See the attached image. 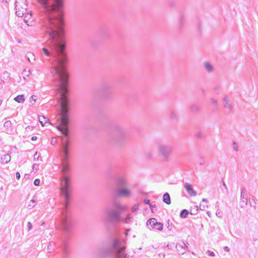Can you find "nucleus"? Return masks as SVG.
I'll return each instance as SVG.
<instances>
[{"label": "nucleus", "instance_id": "39", "mask_svg": "<svg viewBox=\"0 0 258 258\" xmlns=\"http://www.w3.org/2000/svg\"><path fill=\"white\" fill-rule=\"evenodd\" d=\"M196 137L199 139L202 138L203 137L202 133L201 132H199L197 133L196 135Z\"/></svg>", "mask_w": 258, "mask_h": 258}, {"label": "nucleus", "instance_id": "42", "mask_svg": "<svg viewBox=\"0 0 258 258\" xmlns=\"http://www.w3.org/2000/svg\"><path fill=\"white\" fill-rule=\"evenodd\" d=\"M144 203L145 204L150 205V200H149V199H145V200H144Z\"/></svg>", "mask_w": 258, "mask_h": 258}, {"label": "nucleus", "instance_id": "4", "mask_svg": "<svg viewBox=\"0 0 258 258\" xmlns=\"http://www.w3.org/2000/svg\"><path fill=\"white\" fill-rule=\"evenodd\" d=\"M105 213L108 220L112 223H118L121 220L120 214L114 209H105Z\"/></svg>", "mask_w": 258, "mask_h": 258}, {"label": "nucleus", "instance_id": "18", "mask_svg": "<svg viewBox=\"0 0 258 258\" xmlns=\"http://www.w3.org/2000/svg\"><path fill=\"white\" fill-rule=\"evenodd\" d=\"M12 126V122L10 120L6 121L4 124V126L5 128V132L9 133L11 132V127Z\"/></svg>", "mask_w": 258, "mask_h": 258}, {"label": "nucleus", "instance_id": "26", "mask_svg": "<svg viewBox=\"0 0 258 258\" xmlns=\"http://www.w3.org/2000/svg\"><path fill=\"white\" fill-rule=\"evenodd\" d=\"M199 210V208L198 206H195L194 208H192L190 212V214L191 215H196L197 213V212Z\"/></svg>", "mask_w": 258, "mask_h": 258}, {"label": "nucleus", "instance_id": "25", "mask_svg": "<svg viewBox=\"0 0 258 258\" xmlns=\"http://www.w3.org/2000/svg\"><path fill=\"white\" fill-rule=\"evenodd\" d=\"M31 72L30 71V70H28V71H26V70H24L23 71V72L22 73V75H23V78L24 80L26 79V77H28L30 76V75L31 74Z\"/></svg>", "mask_w": 258, "mask_h": 258}, {"label": "nucleus", "instance_id": "16", "mask_svg": "<svg viewBox=\"0 0 258 258\" xmlns=\"http://www.w3.org/2000/svg\"><path fill=\"white\" fill-rule=\"evenodd\" d=\"M38 118L39 121L43 126H44L47 123H48V124H50V123L49 122V119L44 116H39Z\"/></svg>", "mask_w": 258, "mask_h": 258}, {"label": "nucleus", "instance_id": "31", "mask_svg": "<svg viewBox=\"0 0 258 258\" xmlns=\"http://www.w3.org/2000/svg\"><path fill=\"white\" fill-rule=\"evenodd\" d=\"M199 109V107L197 105H193L191 107V110L192 111H196Z\"/></svg>", "mask_w": 258, "mask_h": 258}, {"label": "nucleus", "instance_id": "7", "mask_svg": "<svg viewBox=\"0 0 258 258\" xmlns=\"http://www.w3.org/2000/svg\"><path fill=\"white\" fill-rule=\"evenodd\" d=\"M114 194L118 197L127 198L131 196V192L127 187L115 188L114 190Z\"/></svg>", "mask_w": 258, "mask_h": 258}, {"label": "nucleus", "instance_id": "1", "mask_svg": "<svg viewBox=\"0 0 258 258\" xmlns=\"http://www.w3.org/2000/svg\"><path fill=\"white\" fill-rule=\"evenodd\" d=\"M41 5L46 18L42 22V30L48 36L43 53L51 64L50 72H67L66 44L62 36L64 33L61 8L56 0H37Z\"/></svg>", "mask_w": 258, "mask_h": 258}, {"label": "nucleus", "instance_id": "33", "mask_svg": "<svg viewBox=\"0 0 258 258\" xmlns=\"http://www.w3.org/2000/svg\"><path fill=\"white\" fill-rule=\"evenodd\" d=\"M170 116L172 119H176L177 118V114L175 112H171L170 114Z\"/></svg>", "mask_w": 258, "mask_h": 258}, {"label": "nucleus", "instance_id": "6", "mask_svg": "<svg viewBox=\"0 0 258 258\" xmlns=\"http://www.w3.org/2000/svg\"><path fill=\"white\" fill-rule=\"evenodd\" d=\"M146 224L150 230L158 231L163 230V224L162 223L158 222L155 218H152L149 219Z\"/></svg>", "mask_w": 258, "mask_h": 258}, {"label": "nucleus", "instance_id": "10", "mask_svg": "<svg viewBox=\"0 0 258 258\" xmlns=\"http://www.w3.org/2000/svg\"><path fill=\"white\" fill-rule=\"evenodd\" d=\"M245 191V188H242L241 190L240 206L242 208H244L247 205V199L244 195Z\"/></svg>", "mask_w": 258, "mask_h": 258}, {"label": "nucleus", "instance_id": "14", "mask_svg": "<svg viewBox=\"0 0 258 258\" xmlns=\"http://www.w3.org/2000/svg\"><path fill=\"white\" fill-rule=\"evenodd\" d=\"M188 245V243L187 241L185 242H182V243L181 244H178L176 246V248L177 249L180 251L179 248L181 249V253L183 254L185 253V252L186 250V248H187V245Z\"/></svg>", "mask_w": 258, "mask_h": 258}, {"label": "nucleus", "instance_id": "37", "mask_svg": "<svg viewBox=\"0 0 258 258\" xmlns=\"http://www.w3.org/2000/svg\"><path fill=\"white\" fill-rule=\"evenodd\" d=\"M28 231H30L32 228V225L31 222H29L27 224Z\"/></svg>", "mask_w": 258, "mask_h": 258}, {"label": "nucleus", "instance_id": "12", "mask_svg": "<svg viewBox=\"0 0 258 258\" xmlns=\"http://www.w3.org/2000/svg\"><path fill=\"white\" fill-rule=\"evenodd\" d=\"M184 186L186 191L190 196L194 197L197 195V192L194 189L191 184L188 183H185Z\"/></svg>", "mask_w": 258, "mask_h": 258}, {"label": "nucleus", "instance_id": "28", "mask_svg": "<svg viewBox=\"0 0 258 258\" xmlns=\"http://www.w3.org/2000/svg\"><path fill=\"white\" fill-rule=\"evenodd\" d=\"M34 203L35 201L34 200H31L28 205V208L29 209H31L34 208L35 206V205L34 204Z\"/></svg>", "mask_w": 258, "mask_h": 258}, {"label": "nucleus", "instance_id": "2", "mask_svg": "<svg viewBox=\"0 0 258 258\" xmlns=\"http://www.w3.org/2000/svg\"><path fill=\"white\" fill-rule=\"evenodd\" d=\"M125 249L123 242L116 238H112L110 243L106 248H102L99 253L101 257L113 256L114 258H122L120 254Z\"/></svg>", "mask_w": 258, "mask_h": 258}, {"label": "nucleus", "instance_id": "47", "mask_svg": "<svg viewBox=\"0 0 258 258\" xmlns=\"http://www.w3.org/2000/svg\"><path fill=\"white\" fill-rule=\"evenodd\" d=\"M149 206H150V208L151 209L152 212H153V208L155 207V205H153L150 204Z\"/></svg>", "mask_w": 258, "mask_h": 258}, {"label": "nucleus", "instance_id": "56", "mask_svg": "<svg viewBox=\"0 0 258 258\" xmlns=\"http://www.w3.org/2000/svg\"><path fill=\"white\" fill-rule=\"evenodd\" d=\"M2 103V100L0 99V105H1Z\"/></svg>", "mask_w": 258, "mask_h": 258}, {"label": "nucleus", "instance_id": "23", "mask_svg": "<svg viewBox=\"0 0 258 258\" xmlns=\"http://www.w3.org/2000/svg\"><path fill=\"white\" fill-rule=\"evenodd\" d=\"M55 245V243L51 241L49 242V245L47 246V251L49 253H51L53 251L52 247Z\"/></svg>", "mask_w": 258, "mask_h": 258}, {"label": "nucleus", "instance_id": "9", "mask_svg": "<svg viewBox=\"0 0 258 258\" xmlns=\"http://www.w3.org/2000/svg\"><path fill=\"white\" fill-rule=\"evenodd\" d=\"M113 206L114 209L120 213L125 211L127 209V206L126 205H122L118 202H115L113 204Z\"/></svg>", "mask_w": 258, "mask_h": 258}, {"label": "nucleus", "instance_id": "22", "mask_svg": "<svg viewBox=\"0 0 258 258\" xmlns=\"http://www.w3.org/2000/svg\"><path fill=\"white\" fill-rule=\"evenodd\" d=\"M133 217L131 214H128L125 218L123 219V222L125 223L128 224L132 222Z\"/></svg>", "mask_w": 258, "mask_h": 258}, {"label": "nucleus", "instance_id": "17", "mask_svg": "<svg viewBox=\"0 0 258 258\" xmlns=\"http://www.w3.org/2000/svg\"><path fill=\"white\" fill-rule=\"evenodd\" d=\"M11 160V156L10 155L7 154L2 156L1 161L3 164H6L9 162Z\"/></svg>", "mask_w": 258, "mask_h": 258}, {"label": "nucleus", "instance_id": "48", "mask_svg": "<svg viewBox=\"0 0 258 258\" xmlns=\"http://www.w3.org/2000/svg\"><path fill=\"white\" fill-rule=\"evenodd\" d=\"M37 139V137L36 136H33L31 138L32 141H36Z\"/></svg>", "mask_w": 258, "mask_h": 258}, {"label": "nucleus", "instance_id": "24", "mask_svg": "<svg viewBox=\"0 0 258 258\" xmlns=\"http://www.w3.org/2000/svg\"><path fill=\"white\" fill-rule=\"evenodd\" d=\"M188 214L189 212L187 210L183 209L181 211L180 216V217L185 218L187 217Z\"/></svg>", "mask_w": 258, "mask_h": 258}, {"label": "nucleus", "instance_id": "50", "mask_svg": "<svg viewBox=\"0 0 258 258\" xmlns=\"http://www.w3.org/2000/svg\"><path fill=\"white\" fill-rule=\"evenodd\" d=\"M124 258H129V256L127 255V254H125L124 255Z\"/></svg>", "mask_w": 258, "mask_h": 258}, {"label": "nucleus", "instance_id": "32", "mask_svg": "<svg viewBox=\"0 0 258 258\" xmlns=\"http://www.w3.org/2000/svg\"><path fill=\"white\" fill-rule=\"evenodd\" d=\"M56 4L58 7H62L63 0H56Z\"/></svg>", "mask_w": 258, "mask_h": 258}, {"label": "nucleus", "instance_id": "45", "mask_svg": "<svg viewBox=\"0 0 258 258\" xmlns=\"http://www.w3.org/2000/svg\"><path fill=\"white\" fill-rule=\"evenodd\" d=\"M224 250L227 251L228 252L229 251V250H230V248L227 246H224Z\"/></svg>", "mask_w": 258, "mask_h": 258}, {"label": "nucleus", "instance_id": "5", "mask_svg": "<svg viewBox=\"0 0 258 258\" xmlns=\"http://www.w3.org/2000/svg\"><path fill=\"white\" fill-rule=\"evenodd\" d=\"M15 5L16 15L22 17L27 12L26 0H15Z\"/></svg>", "mask_w": 258, "mask_h": 258}, {"label": "nucleus", "instance_id": "54", "mask_svg": "<svg viewBox=\"0 0 258 258\" xmlns=\"http://www.w3.org/2000/svg\"><path fill=\"white\" fill-rule=\"evenodd\" d=\"M29 176V175H28V174H25V177H27V176Z\"/></svg>", "mask_w": 258, "mask_h": 258}, {"label": "nucleus", "instance_id": "21", "mask_svg": "<svg viewBox=\"0 0 258 258\" xmlns=\"http://www.w3.org/2000/svg\"><path fill=\"white\" fill-rule=\"evenodd\" d=\"M14 99L18 103H23L25 100L24 95H19L15 97Z\"/></svg>", "mask_w": 258, "mask_h": 258}, {"label": "nucleus", "instance_id": "46", "mask_svg": "<svg viewBox=\"0 0 258 258\" xmlns=\"http://www.w3.org/2000/svg\"><path fill=\"white\" fill-rule=\"evenodd\" d=\"M118 131L120 133V134H121V135L123 136V130L122 128H120V129H119Z\"/></svg>", "mask_w": 258, "mask_h": 258}, {"label": "nucleus", "instance_id": "29", "mask_svg": "<svg viewBox=\"0 0 258 258\" xmlns=\"http://www.w3.org/2000/svg\"><path fill=\"white\" fill-rule=\"evenodd\" d=\"M139 205L138 204H136L134 205L133 207L132 208V212L133 213L136 212L138 209H139Z\"/></svg>", "mask_w": 258, "mask_h": 258}, {"label": "nucleus", "instance_id": "35", "mask_svg": "<svg viewBox=\"0 0 258 258\" xmlns=\"http://www.w3.org/2000/svg\"><path fill=\"white\" fill-rule=\"evenodd\" d=\"M39 159V155H38L37 152H35L33 156V160L34 161H37Z\"/></svg>", "mask_w": 258, "mask_h": 258}, {"label": "nucleus", "instance_id": "52", "mask_svg": "<svg viewBox=\"0 0 258 258\" xmlns=\"http://www.w3.org/2000/svg\"><path fill=\"white\" fill-rule=\"evenodd\" d=\"M35 165H36V164H34L33 165V169H34V168H36Z\"/></svg>", "mask_w": 258, "mask_h": 258}, {"label": "nucleus", "instance_id": "27", "mask_svg": "<svg viewBox=\"0 0 258 258\" xmlns=\"http://www.w3.org/2000/svg\"><path fill=\"white\" fill-rule=\"evenodd\" d=\"M223 182V187H221V189L223 192L227 193L228 192V188L225 182L222 181Z\"/></svg>", "mask_w": 258, "mask_h": 258}, {"label": "nucleus", "instance_id": "11", "mask_svg": "<svg viewBox=\"0 0 258 258\" xmlns=\"http://www.w3.org/2000/svg\"><path fill=\"white\" fill-rule=\"evenodd\" d=\"M223 106L228 110V113L230 112L232 109L233 106L231 101L227 96H225L223 98Z\"/></svg>", "mask_w": 258, "mask_h": 258}, {"label": "nucleus", "instance_id": "57", "mask_svg": "<svg viewBox=\"0 0 258 258\" xmlns=\"http://www.w3.org/2000/svg\"><path fill=\"white\" fill-rule=\"evenodd\" d=\"M128 231H130V230H129V229H128V230H126V233H125V234H126V235H127V233H128Z\"/></svg>", "mask_w": 258, "mask_h": 258}, {"label": "nucleus", "instance_id": "34", "mask_svg": "<svg viewBox=\"0 0 258 258\" xmlns=\"http://www.w3.org/2000/svg\"><path fill=\"white\" fill-rule=\"evenodd\" d=\"M40 180L38 178H37V179H35L34 180V184L36 186H38L40 184Z\"/></svg>", "mask_w": 258, "mask_h": 258}, {"label": "nucleus", "instance_id": "13", "mask_svg": "<svg viewBox=\"0 0 258 258\" xmlns=\"http://www.w3.org/2000/svg\"><path fill=\"white\" fill-rule=\"evenodd\" d=\"M61 248L63 252V254L65 258H67L69 253V247L68 242L67 241H63L61 246Z\"/></svg>", "mask_w": 258, "mask_h": 258}, {"label": "nucleus", "instance_id": "20", "mask_svg": "<svg viewBox=\"0 0 258 258\" xmlns=\"http://www.w3.org/2000/svg\"><path fill=\"white\" fill-rule=\"evenodd\" d=\"M208 200L205 198L202 199V203L200 204L199 208L201 210H205L206 208H208Z\"/></svg>", "mask_w": 258, "mask_h": 258}, {"label": "nucleus", "instance_id": "40", "mask_svg": "<svg viewBox=\"0 0 258 258\" xmlns=\"http://www.w3.org/2000/svg\"><path fill=\"white\" fill-rule=\"evenodd\" d=\"M32 128H33V126H32L28 125V126H27L26 127V130L27 132H29V131H32Z\"/></svg>", "mask_w": 258, "mask_h": 258}, {"label": "nucleus", "instance_id": "38", "mask_svg": "<svg viewBox=\"0 0 258 258\" xmlns=\"http://www.w3.org/2000/svg\"><path fill=\"white\" fill-rule=\"evenodd\" d=\"M211 100L212 103L213 105H214L215 106H217V105L218 104L217 101L213 98H212Z\"/></svg>", "mask_w": 258, "mask_h": 258}, {"label": "nucleus", "instance_id": "30", "mask_svg": "<svg viewBox=\"0 0 258 258\" xmlns=\"http://www.w3.org/2000/svg\"><path fill=\"white\" fill-rule=\"evenodd\" d=\"M199 163L200 165H203L205 164V160L203 157H200L199 159Z\"/></svg>", "mask_w": 258, "mask_h": 258}, {"label": "nucleus", "instance_id": "3", "mask_svg": "<svg viewBox=\"0 0 258 258\" xmlns=\"http://www.w3.org/2000/svg\"><path fill=\"white\" fill-rule=\"evenodd\" d=\"M158 151L163 159L167 161L173 151V147L170 145L161 144L158 146Z\"/></svg>", "mask_w": 258, "mask_h": 258}, {"label": "nucleus", "instance_id": "53", "mask_svg": "<svg viewBox=\"0 0 258 258\" xmlns=\"http://www.w3.org/2000/svg\"><path fill=\"white\" fill-rule=\"evenodd\" d=\"M35 165H36V164H34L33 165V169H34V168H36Z\"/></svg>", "mask_w": 258, "mask_h": 258}, {"label": "nucleus", "instance_id": "49", "mask_svg": "<svg viewBox=\"0 0 258 258\" xmlns=\"http://www.w3.org/2000/svg\"><path fill=\"white\" fill-rule=\"evenodd\" d=\"M164 253H160L159 254V257H164Z\"/></svg>", "mask_w": 258, "mask_h": 258}, {"label": "nucleus", "instance_id": "19", "mask_svg": "<svg viewBox=\"0 0 258 258\" xmlns=\"http://www.w3.org/2000/svg\"><path fill=\"white\" fill-rule=\"evenodd\" d=\"M163 201L165 204L167 205H170L171 204L170 197L168 192H166L164 194Z\"/></svg>", "mask_w": 258, "mask_h": 258}, {"label": "nucleus", "instance_id": "15", "mask_svg": "<svg viewBox=\"0 0 258 258\" xmlns=\"http://www.w3.org/2000/svg\"><path fill=\"white\" fill-rule=\"evenodd\" d=\"M204 67L205 70L208 73H212L214 70L213 66L209 62H205Z\"/></svg>", "mask_w": 258, "mask_h": 258}, {"label": "nucleus", "instance_id": "51", "mask_svg": "<svg viewBox=\"0 0 258 258\" xmlns=\"http://www.w3.org/2000/svg\"><path fill=\"white\" fill-rule=\"evenodd\" d=\"M234 149L236 151H237V150H238V148H237V146H234Z\"/></svg>", "mask_w": 258, "mask_h": 258}, {"label": "nucleus", "instance_id": "8", "mask_svg": "<svg viewBox=\"0 0 258 258\" xmlns=\"http://www.w3.org/2000/svg\"><path fill=\"white\" fill-rule=\"evenodd\" d=\"M116 188L127 187V183L126 179L123 177H118L115 180Z\"/></svg>", "mask_w": 258, "mask_h": 258}, {"label": "nucleus", "instance_id": "43", "mask_svg": "<svg viewBox=\"0 0 258 258\" xmlns=\"http://www.w3.org/2000/svg\"><path fill=\"white\" fill-rule=\"evenodd\" d=\"M16 178L19 180L20 178L21 175L19 172H17L16 173Z\"/></svg>", "mask_w": 258, "mask_h": 258}, {"label": "nucleus", "instance_id": "55", "mask_svg": "<svg viewBox=\"0 0 258 258\" xmlns=\"http://www.w3.org/2000/svg\"><path fill=\"white\" fill-rule=\"evenodd\" d=\"M27 59L29 60V61L30 62V60L29 56H27Z\"/></svg>", "mask_w": 258, "mask_h": 258}, {"label": "nucleus", "instance_id": "36", "mask_svg": "<svg viewBox=\"0 0 258 258\" xmlns=\"http://www.w3.org/2000/svg\"><path fill=\"white\" fill-rule=\"evenodd\" d=\"M207 253L209 255V256H215V253L213 251H210V250H208L207 251Z\"/></svg>", "mask_w": 258, "mask_h": 258}, {"label": "nucleus", "instance_id": "41", "mask_svg": "<svg viewBox=\"0 0 258 258\" xmlns=\"http://www.w3.org/2000/svg\"><path fill=\"white\" fill-rule=\"evenodd\" d=\"M30 100L35 102L36 100V96L34 95H32L30 97Z\"/></svg>", "mask_w": 258, "mask_h": 258}, {"label": "nucleus", "instance_id": "44", "mask_svg": "<svg viewBox=\"0 0 258 258\" xmlns=\"http://www.w3.org/2000/svg\"><path fill=\"white\" fill-rule=\"evenodd\" d=\"M146 156H147V158H150L152 157V154L151 153H149V152L147 153L146 154Z\"/></svg>", "mask_w": 258, "mask_h": 258}]
</instances>
